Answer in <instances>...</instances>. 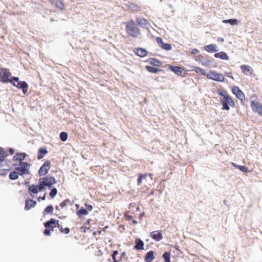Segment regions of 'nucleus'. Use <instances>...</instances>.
Instances as JSON below:
<instances>
[{
  "instance_id": "nucleus-1",
  "label": "nucleus",
  "mask_w": 262,
  "mask_h": 262,
  "mask_svg": "<svg viewBox=\"0 0 262 262\" xmlns=\"http://www.w3.org/2000/svg\"><path fill=\"white\" fill-rule=\"evenodd\" d=\"M136 211L139 212L138 219L141 220L144 215V212L141 213L139 206H137L134 203L129 204V210L124 213V216L126 220L128 221L132 220L133 224L134 225H136L138 223V222L136 220H134V219L137 218V214H136Z\"/></svg>"
},
{
  "instance_id": "nucleus-2",
  "label": "nucleus",
  "mask_w": 262,
  "mask_h": 262,
  "mask_svg": "<svg viewBox=\"0 0 262 262\" xmlns=\"http://www.w3.org/2000/svg\"><path fill=\"white\" fill-rule=\"evenodd\" d=\"M217 92L218 94L223 97V99H220V102L222 105V109L223 110L229 111L230 110L229 106L231 107H234L235 106L234 101L229 95L227 91L219 89L217 90Z\"/></svg>"
},
{
  "instance_id": "nucleus-3",
  "label": "nucleus",
  "mask_w": 262,
  "mask_h": 262,
  "mask_svg": "<svg viewBox=\"0 0 262 262\" xmlns=\"http://www.w3.org/2000/svg\"><path fill=\"white\" fill-rule=\"evenodd\" d=\"M125 31L126 34L133 37H137L140 34V30L137 25L133 19L125 23Z\"/></svg>"
},
{
  "instance_id": "nucleus-4",
  "label": "nucleus",
  "mask_w": 262,
  "mask_h": 262,
  "mask_svg": "<svg viewBox=\"0 0 262 262\" xmlns=\"http://www.w3.org/2000/svg\"><path fill=\"white\" fill-rule=\"evenodd\" d=\"M256 95H253L250 97L251 107L253 112L262 116V104L257 100Z\"/></svg>"
},
{
  "instance_id": "nucleus-5",
  "label": "nucleus",
  "mask_w": 262,
  "mask_h": 262,
  "mask_svg": "<svg viewBox=\"0 0 262 262\" xmlns=\"http://www.w3.org/2000/svg\"><path fill=\"white\" fill-rule=\"evenodd\" d=\"M58 222H59L58 220L51 218L49 221L45 223L44 226L46 227V229L43 232L45 235L47 236L50 235L51 231H53L55 228L57 227Z\"/></svg>"
},
{
  "instance_id": "nucleus-6",
  "label": "nucleus",
  "mask_w": 262,
  "mask_h": 262,
  "mask_svg": "<svg viewBox=\"0 0 262 262\" xmlns=\"http://www.w3.org/2000/svg\"><path fill=\"white\" fill-rule=\"evenodd\" d=\"M39 184L42 187L43 190L46 187L51 188L52 186L57 183L53 177L47 176L39 179Z\"/></svg>"
},
{
  "instance_id": "nucleus-7",
  "label": "nucleus",
  "mask_w": 262,
  "mask_h": 262,
  "mask_svg": "<svg viewBox=\"0 0 262 262\" xmlns=\"http://www.w3.org/2000/svg\"><path fill=\"white\" fill-rule=\"evenodd\" d=\"M152 174H139L137 180L138 185L140 186L143 184L145 187H148L152 180Z\"/></svg>"
},
{
  "instance_id": "nucleus-8",
  "label": "nucleus",
  "mask_w": 262,
  "mask_h": 262,
  "mask_svg": "<svg viewBox=\"0 0 262 262\" xmlns=\"http://www.w3.org/2000/svg\"><path fill=\"white\" fill-rule=\"evenodd\" d=\"M9 70L6 68H2L0 70V78L2 82L12 83V77Z\"/></svg>"
},
{
  "instance_id": "nucleus-9",
  "label": "nucleus",
  "mask_w": 262,
  "mask_h": 262,
  "mask_svg": "<svg viewBox=\"0 0 262 262\" xmlns=\"http://www.w3.org/2000/svg\"><path fill=\"white\" fill-rule=\"evenodd\" d=\"M12 83H11L14 86L18 89H22L23 92L26 94L28 92V85L25 81H19L18 77H12Z\"/></svg>"
},
{
  "instance_id": "nucleus-10",
  "label": "nucleus",
  "mask_w": 262,
  "mask_h": 262,
  "mask_svg": "<svg viewBox=\"0 0 262 262\" xmlns=\"http://www.w3.org/2000/svg\"><path fill=\"white\" fill-rule=\"evenodd\" d=\"M207 78L214 81L223 82L225 77L222 73H217L216 71H210L206 75Z\"/></svg>"
},
{
  "instance_id": "nucleus-11",
  "label": "nucleus",
  "mask_w": 262,
  "mask_h": 262,
  "mask_svg": "<svg viewBox=\"0 0 262 262\" xmlns=\"http://www.w3.org/2000/svg\"><path fill=\"white\" fill-rule=\"evenodd\" d=\"M30 164L27 162H20L18 167H15V170L18 172L20 175L29 173Z\"/></svg>"
},
{
  "instance_id": "nucleus-12",
  "label": "nucleus",
  "mask_w": 262,
  "mask_h": 262,
  "mask_svg": "<svg viewBox=\"0 0 262 262\" xmlns=\"http://www.w3.org/2000/svg\"><path fill=\"white\" fill-rule=\"evenodd\" d=\"M232 93L236 96V98L240 100L242 104H244L245 100V96L244 93L237 86L232 88Z\"/></svg>"
},
{
  "instance_id": "nucleus-13",
  "label": "nucleus",
  "mask_w": 262,
  "mask_h": 262,
  "mask_svg": "<svg viewBox=\"0 0 262 262\" xmlns=\"http://www.w3.org/2000/svg\"><path fill=\"white\" fill-rule=\"evenodd\" d=\"M51 165V162L49 161H46L39 168L38 174L40 176L46 175L50 170Z\"/></svg>"
},
{
  "instance_id": "nucleus-14",
  "label": "nucleus",
  "mask_w": 262,
  "mask_h": 262,
  "mask_svg": "<svg viewBox=\"0 0 262 262\" xmlns=\"http://www.w3.org/2000/svg\"><path fill=\"white\" fill-rule=\"evenodd\" d=\"M168 69L174 72L178 76L182 77L185 76V71L184 69L182 67L169 65Z\"/></svg>"
},
{
  "instance_id": "nucleus-15",
  "label": "nucleus",
  "mask_w": 262,
  "mask_h": 262,
  "mask_svg": "<svg viewBox=\"0 0 262 262\" xmlns=\"http://www.w3.org/2000/svg\"><path fill=\"white\" fill-rule=\"evenodd\" d=\"M42 190H43L42 187L39 184L38 185H31L28 188L29 193L33 197L35 196V194Z\"/></svg>"
},
{
  "instance_id": "nucleus-16",
  "label": "nucleus",
  "mask_w": 262,
  "mask_h": 262,
  "mask_svg": "<svg viewBox=\"0 0 262 262\" xmlns=\"http://www.w3.org/2000/svg\"><path fill=\"white\" fill-rule=\"evenodd\" d=\"M157 42L158 43L159 47L162 49L169 51L171 49V46L169 43H164L162 39L160 37H157L156 39Z\"/></svg>"
},
{
  "instance_id": "nucleus-17",
  "label": "nucleus",
  "mask_w": 262,
  "mask_h": 262,
  "mask_svg": "<svg viewBox=\"0 0 262 262\" xmlns=\"http://www.w3.org/2000/svg\"><path fill=\"white\" fill-rule=\"evenodd\" d=\"M51 4L60 10L64 9V5L63 0H49Z\"/></svg>"
},
{
  "instance_id": "nucleus-18",
  "label": "nucleus",
  "mask_w": 262,
  "mask_h": 262,
  "mask_svg": "<svg viewBox=\"0 0 262 262\" xmlns=\"http://www.w3.org/2000/svg\"><path fill=\"white\" fill-rule=\"evenodd\" d=\"M150 236L156 241H159L163 238L162 231L157 230L152 231L150 233Z\"/></svg>"
},
{
  "instance_id": "nucleus-19",
  "label": "nucleus",
  "mask_w": 262,
  "mask_h": 262,
  "mask_svg": "<svg viewBox=\"0 0 262 262\" xmlns=\"http://www.w3.org/2000/svg\"><path fill=\"white\" fill-rule=\"evenodd\" d=\"M134 249L137 250L144 249V243L140 238H137L135 241Z\"/></svg>"
},
{
  "instance_id": "nucleus-20",
  "label": "nucleus",
  "mask_w": 262,
  "mask_h": 262,
  "mask_svg": "<svg viewBox=\"0 0 262 262\" xmlns=\"http://www.w3.org/2000/svg\"><path fill=\"white\" fill-rule=\"evenodd\" d=\"M48 153V150L46 147L39 148L37 152V158L40 160L42 159Z\"/></svg>"
},
{
  "instance_id": "nucleus-21",
  "label": "nucleus",
  "mask_w": 262,
  "mask_h": 262,
  "mask_svg": "<svg viewBox=\"0 0 262 262\" xmlns=\"http://www.w3.org/2000/svg\"><path fill=\"white\" fill-rule=\"evenodd\" d=\"M36 205V202L32 200H28L26 201L25 209L27 210L34 207Z\"/></svg>"
},
{
  "instance_id": "nucleus-22",
  "label": "nucleus",
  "mask_w": 262,
  "mask_h": 262,
  "mask_svg": "<svg viewBox=\"0 0 262 262\" xmlns=\"http://www.w3.org/2000/svg\"><path fill=\"white\" fill-rule=\"evenodd\" d=\"M240 68L242 72L246 75L248 74H252L253 71L252 68L248 65H242L240 66Z\"/></svg>"
},
{
  "instance_id": "nucleus-23",
  "label": "nucleus",
  "mask_w": 262,
  "mask_h": 262,
  "mask_svg": "<svg viewBox=\"0 0 262 262\" xmlns=\"http://www.w3.org/2000/svg\"><path fill=\"white\" fill-rule=\"evenodd\" d=\"M8 156L7 151L3 148L0 147V166H2V163L6 162L5 158Z\"/></svg>"
},
{
  "instance_id": "nucleus-24",
  "label": "nucleus",
  "mask_w": 262,
  "mask_h": 262,
  "mask_svg": "<svg viewBox=\"0 0 262 262\" xmlns=\"http://www.w3.org/2000/svg\"><path fill=\"white\" fill-rule=\"evenodd\" d=\"M154 258V252L149 251L145 255L144 260L145 262H151Z\"/></svg>"
},
{
  "instance_id": "nucleus-25",
  "label": "nucleus",
  "mask_w": 262,
  "mask_h": 262,
  "mask_svg": "<svg viewBox=\"0 0 262 262\" xmlns=\"http://www.w3.org/2000/svg\"><path fill=\"white\" fill-rule=\"evenodd\" d=\"M214 56L216 58H220L223 60H228L229 59L228 55L223 51L214 54Z\"/></svg>"
},
{
  "instance_id": "nucleus-26",
  "label": "nucleus",
  "mask_w": 262,
  "mask_h": 262,
  "mask_svg": "<svg viewBox=\"0 0 262 262\" xmlns=\"http://www.w3.org/2000/svg\"><path fill=\"white\" fill-rule=\"evenodd\" d=\"M204 49L208 52L213 53L217 51L216 46L215 44H210L204 47Z\"/></svg>"
},
{
  "instance_id": "nucleus-27",
  "label": "nucleus",
  "mask_w": 262,
  "mask_h": 262,
  "mask_svg": "<svg viewBox=\"0 0 262 262\" xmlns=\"http://www.w3.org/2000/svg\"><path fill=\"white\" fill-rule=\"evenodd\" d=\"M136 54L141 57H144L146 56L147 52L143 48H139L136 49Z\"/></svg>"
},
{
  "instance_id": "nucleus-28",
  "label": "nucleus",
  "mask_w": 262,
  "mask_h": 262,
  "mask_svg": "<svg viewBox=\"0 0 262 262\" xmlns=\"http://www.w3.org/2000/svg\"><path fill=\"white\" fill-rule=\"evenodd\" d=\"M148 62L154 66H156V67H160L161 66L162 63L161 61H160V60L156 59V58H149L148 60Z\"/></svg>"
},
{
  "instance_id": "nucleus-29",
  "label": "nucleus",
  "mask_w": 262,
  "mask_h": 262,
  "mask_svg": "<svg viewBox=\"0 0 262 262\" xmlns=\"http://www.w3.org/2000/svg\"><path fill=\"white\" fill-rule=\"evenodd\" d=\"M26 156V154L25 153L21 152V153L16 154L13 157V160L14 161H20L25 158Z\"/></svg>"
},
{
  "instance_id": "nucleus-30",
  "label": "nucleus",
  "mask_w": 262,
  "mask_h": 262,
  "mask_svg": "<svg viewBox=\"0 0 262 262\" xmlns=\"http://www.w3.org/2000/svg\"><path fill=\"white\" fill-rule=\"evenodd\" d=\"M136 23L137 25L144 26H146L148 24V21L146 19L140 17L136 18Z\"/></svg>"
},
{
  "instance_id": "nucleus-31",
  "label": "nucleus",
  "mask_w": 262,
  "mask_h": 262,
  "mask_svg": "<svg viewBox=\"0 0 262 262\" xmlns=\"http://www.w3.org/2000/svg\"><path fill=\"white\" fill-rule=\"evenodd\" d=\"M232 165L235 168H238L241 171L244 172L245 173L248 172V168L245 166H241L236 164L234 163H232Z\"/></svg>"
},
{
  "instance_id": "nucleus-32",
  "label": "nucleus",
  "mask_w": 262,
  "mask_h": 262,
  "mask_svg": "<svg viewBox=\"0 0 262 262\" xmlns=\"http://www.w3.org/2000/svg\"><path fill=\"white\" fill-rule=\"evenodd\" d=\"M88 211L86 209L82 207L76 211L77 215L79 216L86 215L88 214Z\"/></svg>"
},
{
  "instance_id": "nucleus-33",
  "label": "nucleus",
  "mask_w": 262,
  "mask_h": 262,
  "mask_svg": "<svg viewBox=\"0 0 262 262\" xmlns=\"http://www.w3.org/2000/svg\"><path fill=\"white\" fill-rule=\"evenodd\" d=\"M108 228V226H106L104 227L102 230H98L97 231H94L93 235L96 236L97 234L104 235L106 232V229Z\"/></svg>"
},
{
  "instance_id": "nucleus-34",
  "label": "nucleus",
  "mask_w": 262,
  "mask_h": 262,
  "mask_svg": "<svg viewBox=\"0 0 262 262\" xmlns=\"http://www.w3.org/2000/svg\"><path fill=\"white\" fill-rule=\"evenodd\" d=\"M146 69L147 70V71L150 73H157L159 71H161V70L159 69H157L149 66H146L145 67Z\"/></svg>"
},
{
  "instance_id": "nucleus-35",
  "label": "nucleus",
  "mask_w": 262,
  "mask_h": 262,
  "mask_svg": "<svg viewBox=\"0 0 262 262\" xmlns=\"http://www.w3.org/2000/svg\"><path fill=\"white\" fill-rule=\"evenodd\" d=\"M57 228L59 229V231L64 234H68L70 232V229L68 227L63 228L61 225L59 224L58 222V225H57Z\"/></svg>"
},
{
  "instance_id": "nucleus-36",
  "label": "nucleus",
  "mask_w": 262,
  "mask_h": 262,
  "mask_svg": "<svg viewBox=\"0 0 262 262\" xmlns=\"http://www.w3.org/2000/svg\"><path fill=\"white\" fill-rule=\"evenodd\" d=\"M19 174L18 172L16 170L11 172L9 174V177L11 180H16L18 178Z\"/></svg>"
},
{
  "instance_id": "nucleus-37",
  "label": "nucleus",
  "mask_w": 262,
  "mask_h": 262,
  "mask_svg": "<svg viewBox=\"0 0 262 262\" xmlns=\"http://www.w3.org/2000/svg\"><path fill=\"white\" fill-rule=\"evenodd\" d=\"M170 254L168 252H165L163 253L162 257L163 258L165 262H170Z\"/></svg>"
},
{
  "instance_id": "nucleus-38",
  "label": "nucleus",
  "mask_w": 262,
  "mask_h": 262,
  "mask_svg": "<svg viewBox=\"0 0 262 262\" xmlns=\"http://www.w3.org/2000/svg\"><path fill=\"white\" fill-rule=\"evenodd\" d=\"M53 210V207L51 205H49L43 211V214H46L47 213H52Z\"/></svg>"
},
{
  "instance_id": "nucleus-39",
  "label": "nucleus",
  "mask_w": 262,
  "mask_h": 262,
  "mask_svg": "<svg viewBox=\"0 0 262 262\" xmlns=\"http://www.w3.org/2000/svg\"><path fill=\"white\" fill-rule=\"evenodd\" d=\"M194 68L196 69L195 72L196 73H200L202 75L206 76L207 74L203 69L198 67H194Z\"/></svg>"
},
{
  "instance_id": "nucleus-40",
  "label": "nucleus",
  "mask_w": 262,
  "mask_h": 262,
  "mask_svg": "<svg viewBox=\"0 0 262 262\" xmlns=\"http://www.w3.org/2000/svg\"><path fill=\"white\" fill-rule=\"evenodd\" d=\"M68 134L66 132H61L60 134V138L62 141H66L68 139Z\"/></svg>"
},
{
  "instance_id": "nucleus-41",
  "label": "nucleus",
  "mask_w": 262,
  "mask_h": 262,
  "mask_svg": "<svg viewBox=\"0 0 262 262\" xmlns=\"http://www.w3.org/2000/svg\"><path fill=\"white\" fill-rule=\"evenodd\" d=\"M57 193V190L56 188H53L51 189V191L50 192V196L53 198Z\"/></svg>"
},
{
  "instance_id": "nucleus-42",
  "label": "nucleus",
  "mask_w": 262,
  "mask_h": 262,
  "mask_svg": "<svg viewBox=\"0 0 262 262\" xmlns=\"http://www.w3.org/2000/svg\"><path fill=\"white\" fill-rule=\"evenodd\" d=\"M70 203V200L69 199H66L61 203H60V207L62 208L66 206L68 204Z\"/></svg>"
},
{
  "instance_id": "nucleus-43",
  "label": "nucleus",
  "mask_w": 262,
  "mask_h": 262,
  "mask_svg": "<svg viewBox=\"0 0 262 262\" xmlns=\"http://www.w3.org/2000/svg\"><path fill=\"white\" fill-rule=\"evenodd\" d=\"M118 254V252L117 250H115L113 251V254L112 255V259L113 261H118V260H117L116 259V255Z\"/></svg>"
},
{
  "instance_id": "nucleus-44",
  "label": "nucleus",
  "mask_w": 262,
  "mask_h": 262,
  "mask_svg": "<svg viewBox=\"0 0 262 262\" xmlns=\"http://www.w3.org/2000/svg\"><path fill=\"white\" fill-rule=\"evenodd\" d=\"M229 23L231 25H235L238 23V21L236 19H230Z\"/></svg>"
},
{
  "instance_id": "nucleus-45",
  "label": "nucleus",
  "mask_w": 262,
  "mask_h": 262,
  "mask_svg": "<svg viewBox=\"0 0 262 262\" xmlns=\"http://www.w3.org/2000/svg\"><path fill=\"white\" fill-rule=\"evenodd\" d=\"M121 259H124L126 261L128 260V257L126 256V253L125 252H123L121 253L120 260H121Z\"/></svg>"
},
{
  "instance_id": "nucleus-46",
  "label": "nucleus",
  "mask_w": 262,
  "mask_h": 262,
  "mask_svg": "<svg viewBox=\"0 0 262 262\" xmlns=\"http://www.w3.org/2000/svg\"><path fill=\"white\" fill-rule=\"evenodd\" d=\"M90 226L89 227L86 226H82L80 227V230L83 233H85L88 230L90 229Z\"/></svg>"
},
{
  "instance_id": "nucleus-47",
  "label": "nucleus",
  "mask_w": 262,
  "mask_h": 262,
  "mask_svg": "<svg viewBox=\"0 0 262 262\" xmlns=\"http://www.w3.org/2000/svg\"><path fill=\"white\" fill-rule=\"evenodd\" d=\"M85 206L86 208V210L88 211H91L93 209V207L91 205L85 204Z\"/></svg>"
},
{
  "instance_id": "nucleus-48",
  "label": "nucleus",
  "mask_w": 262,
  "mask_h": 262,
  "mask_svg": "<svg viewBox=\"0 0 262 262\" xmlns=\"http://www.w3.org/2000/svg\"><path fill=\"white\" fill-rule=\"evenodd\" d=\"M199 52V51L196 49H193L192 50V51H191V53L192 54H193V55H195V54H198V53Z\"/></svg>"
},
{
  "instance_id": "nucleus-49",
  "label": "nucleus",
  "mask_w": 262,
  "mask_h": 262,
  "mask_svg": "<svg viewBox=\"0 0 262 262\" xmlns=\"http://www.w3.org/2000/svg\"><path fill=\"white\" fill-rule=\"evenodd\" d=\"M46 194L45 193L43 196L38 198H37V201L38 202H39L40 201V200H45L46 199Z\"/></svg>"
},
{
  "instance_id": "nucleus-50",
  "label": "nucleus",
  "mask_w": 262,
  "mask_h": 262,
  "mask_svg": "<svg viewBox=\"0 0 262 262\" xmlns=\"http://www.w3.org/2000/svg\"><path fill=\"white\" fill-rule=\"evenodd\" d=\"M226 75L227 76L229 77V78H232V79H233V77H232V73L231 72H229V73H226Z\"/></svg>"
},
{
  "instance_id": "nucleus-51",
  "label": "nucleus",
  "mask_w": 262,
  "mask_h": 262,
  "mask_svg": "<svg viewBox=\"0 0 262 262\" xmlns=\"http://www.w3.org/2000/svg\"><path fill=\"white\" fill-rule=\"evenodd\" d=\"M9 152H10V154L11 155H13V154H14V151L13 149H12V148H10V149H9Z\"/></svg>"
},
{
  "instance_id": "nucleus-52",
  "label": "nucleus",
  "mask_w": 262,
  "mask_h": 262,
  "mask_svg": "<svg viewBox=\"0 0 262 262\" xmlns=\"http://www.w3.org/2000/svg\"><path fill=\"white\" fill-rule=\"evenodd\" d=\"M91 219H89V220H88L86 222V223L85 224H87L88 225H90V223H91Z\"/></svg>"
},
{
  "instance_id": "nucleus-53",
  "label": "nucleus",
  "mask_w": 262,
  "mask_h": 262,
  "mask_svg": "<svg viewBox=\"0 0 262 262\" xmlns=\"http://www.w3.org/2000/svg\"><path fill=\"white\" fill-rule=\"evenodd\" d=\"M217 40L219 41L223 42L224 40V39L223 38L220 37V38H218Z\"/></svg>"
},
{
  "instance_id": "nucleus-54",
  "label": "nucleus",
  "mask_w": 262,
  "mask_h": 262,
  "mask_svg": "<svg viewBox=\"0 0 262 262\" xmlns=\"http://www.w3.org/2000/svg\"><path fill=\"white\" fill-rule=\"evenodd\" d=\"M223 23L227 24L229 23V19H226L223 20Z\"/></svg>"
},
{
  "instance_id": "nucleus-55",
  "label": "nucleus",
  "mask_w": 262,
  "mask_h": 262,
  "mask_svg": "<svg viewBox=\"0 0 262 262\" xmlns=\"http://www.w3.org/2000/svg\"><path fill=\"white\" fill-rule=\"evenodd\" d=\"M98 252H99V254H98V255L100 256V255H102V252L101 251V250H99Z\"/></svg>"
},
{
  "instance_id": "nucleus-56",
  "label": "nucleus",
  "mask_w": 262,
  "mask_h": 262,
  "mask_svg": "<svg viewBox=\"0 0 262 262\" xmlns=\"http://www.w3.org/2000/svg\"><path fill=\"white\" fill-rule=\"evenodd\" d=\"M55 208H56V210H59V207L58 206H56L55 207Z\"/></svg>"
},
{
  "instance_id": "nucleus-57",
  "label": "nucleus",
  "mask_w": 262,
  "mask_h": 262,
  "mask_svg": "<svg viewBox=\"0 0 262 262\" xmlns=\"http://www.w3.org/2000/svg\"><path fill=\"white\" fill-rule=\"evenodd\" d=\"M76 207H77V208H78V207H79V205L76 204Z\"/></svg>"
}]
</instances>
